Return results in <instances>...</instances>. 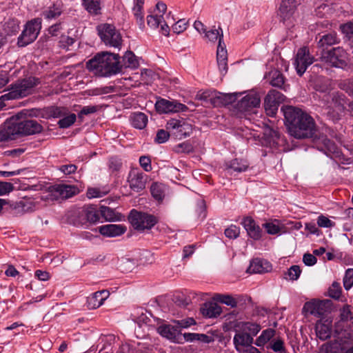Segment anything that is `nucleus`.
Segmentation results:
<instances>
[{
    "label": "nucleus",
    "instance_id": "nucleus-39",
    "mask_svg": "<svg viewBox=\"0 0 353 353\" xmlns=\"http://www.w3.org/2000/svg\"><path fill=\"white\" fill-rule=\"evenodd\" d=\"M274 330L271 328L263 330L261 334L256 339V345L258 346H262L265 345L274 336Z\"/></svg>",
    "mask_w": 353,
    "mask_h": 353
},
{
    "label": "nucleus",
    "instance_id": "nucleus-48",
    "mask_svg": "<svg viewBox=\"0 0 353 353\" xmlns=\"http://www.w3.org/2000/svg\"><path fill=\"white\" fill-rule=\"evenodd\" d=\"M4 30L8 34H14L19 30V25L17 21L12 19L4 25Z\"/></svg>",
    "mask_w": 353,
    "mask_h": 353
},
{
    "label": "nucleus",
    "instance_id": "nucleus-29",
    "mask_svg": "<svg viewBox=\"0 0 353 353\" xmlns=\"http://www.w3.org/2000/svg\"><path fill=\"white\" fill-rule=\"evenodd\" d=\"M270 269V265L268 262H263L259 259L253 260L248 268L247 272L250 274H262L268 272Z\"/></svg>",
    "mask_w": 353,
    "mask_h": 353
},
{
    "label": "nucleus",
    "instance_id": "nucleus-4",
    "mask_svg": "<svg viewBox=\"0 0 353 353\" xmlns=\"http://www.w3.org/2000/svg\"><path fill=\"white\" fill-rule=\"evenodd\" d=\"M98 34L101 41L106 45L120 48L122 37L115 26L110 23H101L97 27Z\"/></svg>",
    "mask_w": 353,
    "mask_h": 353
},
{
    "label": "nucleus",
    "instance_id": "nucleus-40",
    "mask_svg": "<svg viewBox=\"0 0 353 353\" xmlns=\"http://www.w3.org/2000/svg\"><path fill=\"white\" fill-rule=\"evenodd\" d=\"M14 209L22 212H33L35 210V203L32 201H21L15 204Z\"/></svg>",
    "mask_w": 353,
    "mask_h": 353
},
{
    "label": "nucleus",
    "instance_id": "nucleus-42",
    "mask_svg": "<svg viewBox=\"0 0 353 353\" xmlns=\"http://www.w3.org/2000/svg\"><path fill=\"white\" fill-rule=\"evenodd\" d=\"M205 37L212 42H215L217 39L219 41H222L223 38V31L222 29L219 27L218 29H212L210 30L206 31L205 33Z\"/></svg>",
    "mask_w": 353,
    "mask_h": 353
},
{
    "label": "nucleus",
    "instance_id": "nucleus-61",
    "mask_svg": "<svg viewBox=\"0 0 353 353\" xmlns=\"http://www.w3.org/2000/svg\"><path fill=\"white\" fill-rule=\"evenodd\" d=\"M216 59L217 60H228V53L225 46H223L221 43V40L219 41V43L217 47V52H216Z\"/></svg>",
    "mask_w": 353,
    "mask_h": 353
},
{
    "label": "nucleus",
    "instance_id": "nucleus-38",
    "mask_svg": "<svg viewBox=\"0 0 353 353\" xmlns=\"http://www.w3.org/2000/svg\"><path fill=\"white\" fill-rule=\"evenodd\" d=\"M83 213L86 220L90 223H95L99 221V212L94 205H88L84 208Z\"/></svg>",
    "mask_w": 353,
    "mask_h": 353
},
{
    "label": "nucleus",
    "instance_id": "nucleus-5",
    "mask_svg": "<svg viewBox=\"0 0 353 353\" xmlns=\"http://www.w3.org/2000/svg\"><path fill=\"white\" fill-rule=\"evenodd\" d=\"M41 28V20L39 18L28 21L18 38L19 47H25L32 43L38 37Z\"/></svg>",
    "mask_w": 353,
    "mask_h": 353
},
{
    "label": "nucleus",
    "instance_id": "nucleus-63",
    "mask_svg": "<svg viewBox=\"0 0 353 353\" xmlns=\"http://www.w3.org/2000/svg\"><path fill=\"white\" fill-rule=\"evenodd\" d=\"M271 348L276 352H283L285 351L283 341L281 339L274 340L271 343Z\"/></svg>",
    "mask_w": 353,
    "mask_h": 353
},
{
    "label": "nucleus",
    "instance_id": "nucleus-62",
    "mask_svg": "<svg viewBox=\"0 0 353 353\" xmlns=\"http://www.w3.org/2000/svg\"><path fill=\"white\" fill-rule=\"evenodd\" d=\"M14 190V186L11 183L0 181V195L10 193Z\"/></svg>",
    "mask_w": 353,
    "mask_h": 353
},
{
    "label": "nucleus",
    "instance_id": "nucleus-34",
    "mask_svg": "<svg viewBox=\"0 0 353 353\" xmlns=\"http://www.w3.org/2000/svg\"><path fill=\"white\" fill-rule=\"evenodd\" d=\"M100 213L101 216L108 221H117L121 220V214L117 213L114 210L109 207L101 206Z\"/></svg>",
    "mask_w": 353,
    "mask_h": 353
},
{
    "label": "nucleus",
    "instance_id": "nucleus-58",
    "mask_svg": "<svg viewBox=\"0 0 353 353\" xmlns=\"http://www.w3.org/2000/svg\"><path fill=\"white\" fill-rule=\"evenodd\" d=\"M240 234V229L236 225H232L225 230V234L229 239H236Z\"/></svg>",
    "mask_w": 353,
    "mask_h": 353
},
{
    "label": "nucleus",
    "instance_id": "nucleus-32",
    "mask_svg": "<svg viewBox=\"0 0 353 353\" xmlns=\"http://www.w3.org/2000/svg\"><path fill=\"white\" fill-rule=\"evenodd\" d=\"M121 63V70L123 68H137L139 66V61L134 54L131 51H127L125 53Z\"/></svg>",
    "mask_w": 353,
    "mask_h": 353
},
{
    "label": "nucleus",
    "instance_id": "nucleus-13",
    "mask_svg": "<svg viewBox=\"0 0 353 353\" xmlns=\"http://www.w3.org/2000/svg\"><path fill=\"white\" fill-rule=\"evenodd\" d=\"M156 110L161 113L185 112L188 110L185 105L176 101H169L164 99L157 100L155 103Z\"/></svg>",
    "mask_w": 353,
    "mask_h": 353
},
{
    "label": "nucleus",
    "instance_id": "nucleus-43",
    "mask_svg": "<svg viewBox=\"0 0 353 353\" xmlns=\"http://www.w3.org/2000/svg\"><path fill=\"white\" fill-rule=\"evenodd\" d=\"M62 117L63 118L58 121V125L61 128H69L75 122L77 119V116L74 113H71L68 115L65 114Z\"/></svg>",
    "mask_w": 353,
    "mask_h": 353
},
{
    "label": "nucleus",
    "instance_id": "nucleus-14",
    "mask_svg": "<svg viewBox=\"0 0 353 353\" xmlns=\"http://www.w3.org/2000/svg\"><path fill=\"white\" fill-rule=\"evenodd\" d=\"M52 199H66L79 192V189L74 185L59 184L50 188Z\"/></svg>",
    "mask_w": 353,
    "mask_h": 353
},
{
    "label": "nucleus",
    "instance_id": "nucleus-53",
    "mask_svg": "<svg viewBox=\"0 0 353 353\" xmlns=\"http://www.w3.org/2000/svg\"><path fill=\"white\" fill-rule=\"evenodd\" d=\"M178 327L181 330V328H188L191 325H195L196 321L193 318H187L182 320L173 321Z\"/></svg>",
    "mask_w": 353,
    "mask_h": 353
},
{
    "label": "nucleus",
    "instance_id": "nucleus-35",
    "mask_svg": "<svg viewBox=\"0 0 353 353\" xmlns=\"http://www.w3.org/2000/svg\"><path fill=\"white\" fill-rule=\"evenodd\" d=\"M270 74V84L274 87H277L286 90L288 85L285 84V77L283 74L279 70H273Z\"/></svg>",
    "mask_w": 353,
    "mask_h": 353
},
{
    "label": "nucleus",
    "instance_id": "nucleus-49",
    "mask_svg": "<svg viewBox=\"0 0 353 353\" xmlns=\"http://www.w3.org/2000/svg\"><path fill=\"white\" fill-rule=\"evenodd\" d=\"M265 135L269 139L270 143H272L273 145L279 144L281 134L279 131L270 128L266 130Z\"/></svg>",
    "mask_w": 353,
    "mask_h": 353
},
{
    "label": "nucleus",
    "instance_id": "nucleus-26",
    "mask_svg": "<svg viewBox=\"0 0 353 353\" xmlns=\"http://www.w3.org/2000/svg\"><path fill=\"white\" fill-rule=\"evenodd\" d=\"M339 42V39L336 32H332L325 34L321 37L318 42V48L321 52H327L329 46L336 44Z\"/></svg>",
    "mask_w": 353,
    "mask_h": 353
},
{
    "label": "nucleus",
    "instance_id": "nucleus-3",
    "mask_svg": "<svg viewBox=\"0 0 353 353\" xmlns=\"http://www.w3.org/2000/svg\"><path fill=\"white\" fill-rule=\"evenodd\" d=\"M39 79L34 77H28L18 80L12 84L9 92L1 97L4 100H10L22 98L31 94L33 88L39 83Z\"/></svg>",
    "mask_w": 353,
    "mask_h": 353
},
{
    "label": "nucleus",
    "instance_id": "nucleus-7",
    "mask_svg": "<svg viewBox=\"0 0 353 353\" xmlns=\"http://www.w3.org/2000/svg\"><path fill=\"white\" fill-rule=\"evenodd\" d=\"M129 219L133 228L137 230L150 229L157 223L154 216L134 210L131 212Z\"/></svg>",
    "mask_w": 353,
    "mask_h": 353
},
{
    "label": "nucleus",
    "instance_id": "nucleus-9",
    "mask_svg": "<svg viewBox=\"0 0 353 353\" xmlns=\"http://www.w3.org/2000/svg\"><path fill=\"white\" fill-rule=\"evenodd\" d=\"M347 101L343 95L334 94L327 108V116L333 121H337L344 114Z\"/></svg>",
    "mask_w": 353,
    "mask_h": 353
},
{
    "label": "nucleus",
    "instance_id": "nucleus-1",
    "mask_svg": "<svg viewBox=\"0 0 353 353\" xmlns=\"http://www.w3.org/2000/svg\"><path fill=\"white\" fill-rule=\"evenodd\" d=\"M282 111L291 136L296 139L313 138L316 132L314 119L298 108L284 106Z\"/></svg>",
    "mask_w": 353,
    "mask_h": 353
},
{
    "label": "nucleus",
    "instance_id": "nucleus-36",
    "mask_svg": "<svg viewBox=\"0 0 353 353\" xmlns=\"http://www.w3.org/2000/svg\"><path fill=\"white\" fill-rule=\"evenodd\" d=\"M83 4L85 9L90 14L98 15L101 14V0H83Z\"/></svg>",
    "mask_w": 353,
    "mask_h": 353
},
{
    "label": "nucleus",
    "instance_id": "nucleus-41",
    "mask_svg": "<svg viewBox=\"0 0 353 353\" xmlns=\"http://www.w3.org/2000/svg\"><path fill=\"white\" fill-rule=\"evenodd\" d=\"M61 12L62 10L61 8L54 4L52 6L49 7L48 10H45L43 12V15L46 19H51L59 17Z\"/></svg>",
    "mask_w": 353,
    "mask_h": 353
},
{
    "label": "nucleus",
    "instance_id": "nucleus-19",
    "mask_svg": "<svg viewBox=\"0 0 353 353\" xmlns=\"http://www.w3.org/2000/svg\"><path fill=\"white\" fill-rule=\"evenodd\" d=\"M328 304V301H313L306 303L304 305V309L307 310L310 314L320 317L327 312Z\"/></svg>",
    "mask_w": 353,
    "mask_h": 353
},
{
    "label": "nucleus",
    "instance_id": "nucleus-50",
    "mask_svg": "<svg viewBox=\"0 0 353 353\" xmlns=\"http://www.w3.org/2000/svg\"><path fill=\"white\" fill-rule=\"evenodd\" d=\"M97 105L84 106L78 114V118L82 121L85 115H88L97 112L99 110Z\"/></svg>",
    "mask_w": 353,
    "mask_h": 353
},
{
    "label": "nucleus",
    "instance_id": "nucleus-56",
    "mask_svg": "<svg viewBox=\"0 0 353 353\" xmlns=\"http://www.w3.org/2000/svg\"><path fill=\"white\" fill-rule=\"evenodd\" d=\"M342 32L345 34L348 37L349 40L353 47V22H350L346 24H343L341 26Z\"/></svg>",
    "mask_w": 353,
    "mask_h": 353
},
{
    "label": "nucleus",
    "instance_id": "nucleus-46",
    "mask_svg": "<svg viewBox=\"0 0 353 353\" xmlns=\"http://www.w3.org/2000/svg\"><path fill=\"white\" fill-rule=\"evenodd\" d=\"M340 319L343 322H347L349 321H352L353 322V312L351 310L350 305H345L340 310Z\"/></svg>",
    "mask_w": 353,
    "mask_h": 353
},
{
    "label": "nucleus",
    "instance_id": "nucleus-16",
    "mask_svg": "<svg viewBox=\"0 0 353 353\" xmlns=\"http://www.w3.org/2000/svg\"><path fill=\"white\" fill-rule=\"evenodd\" d=\"M128 181L132 190L139 192L145 188L147 176L138 170H132L129 174Z\"/></svg>",
    "mask_w": 353,
    "mask_h": 353
},
{
    "label": "nucleus",
    "instance_id": "nucleus-60",
    "mask_svg": "<svg viewBox=\"0 0 353 353\" xmlns=\"http://www.w3.org/2000/svg\"><path fill=\"white\" fill-rule=\"evenodd\" d=\"M187 28V22L185 19H180L176 23L172 25V30L174 32L179 34L183 32Z\"/></svg>",
    "mask_w": 353,
    "mask_h": 353
},
{
    "label": "nucleus",
    "instance_id": "nucleus-25",
    "mask_svg": "<svg viewBox=\"0 0 353 353\" xmlns=\"http://www.w3.org/2000/svg\"><path fill=\"white\" fill-rule=\"evenodd\" d=\"M200 312L205 317L214 318L220 315L222 310L221 307L217 303L207 302L201 305Z\"/></svg>",
    "mask_w": 353,
    "mask_h": 353
},
{
    "label": "nucleus",
    "instance_id": "nucleus-28",
    "mask_svg": "<svg viewBox=\"0 0 353 353\" xmlns=\"http://www.w3.org/2000/svg\"><path fill=\"white\" fill-rule=\"evenodd\" d=\"M16 136V131L12 122L5 123L0 128V142L14 139Z\"/></svg>",
    "mask_w": 353,
    "mask_h": 353
},
{
    "label": "nucleus",
    "instance_id": "nucleus-24",
    "mask_svg": "<svg viewBox=\"0 0 353 353\" xmlns=\"http://www.w3.org/2000/svg\"><path fill=\"white\" fill-rule=\"evenodd\" d=\"M242 224L252 239L258 240L261 238V230L251 217L244 218Z\"/></svg>",
    "mask_w": 353,
    "mask_h": 353
},
{
    "label": "nucleus",
    "instance_id": "nucleus-20",
    "mask_svg": "<svg viewBox=\"0 0 353 353\" xmlns=\"http://www.w3.org/2000/svg\"><path fill=\"white\" fill-rule=\"evenodd\" d=\"M110 293L108 290H101L96 292L88 297L87 305L89 309H96L100 307L104 301L109 296Z\"/></svg>",
    "mask_w": 353,
    "mask_h": 353
},
{
    "label": "nucleus",
    "instance_id": "nucleus-23",
    "mask_svg": "<svg viewBox=\"0 0 353 353\" xmlns=\"http://www.w3.org/2000/svg\"><path fill=\"white\" fill-rule=\"evenodd\" d=\"M296 9L295 0H283L279 8V14L283 21L289 19Z\"/></svg>",
    "mask_w": 353,
    "mask_h": 353
},
{
    "label": "nucleus",
    "instance_id": "nucleus-57",
    "mask_svg": "<svg viewBox=\"0 0 353 353\" xmlns=\"http://www.w3.org/2000/svg\"><path fill=\"white\" fill-rule=\"evenodd\" d=\"M74 43V39L68 35L61 36L59 43V47L63 49H68Z\"/></svg>",
    "mask_w": 353,
    "mask_h": 353
},
{
    "label": "nucleus",
    "instance_id": "nucleus-44",
    "mask_svg": "<svg viewBox=\"0 0 353 353\" xmlns=\"http://www.w3.org/2000/svg\"><path fill=\"white\" fill-rule=\"evenodd\" d=\"M173 151L176 153L189 154L194 152V147L190 142L185 141L176 145L173 148Z\"/></svg>",
    "mask_w": 353,
    "mask_h": 353
},
{
    "label": "nucleus",
    "instance_id": "nucleus-17",
    "mask_svg": "<svg viewBox=\"0 0 353 353\" xmlns=\"http://www.w3.org/2000/svg\"><path fill=\"white\" fill-rule=\"evenodd\" d=\"M157 332L163 337L174 343H180L181 332L176 325L162 324L157 327Z\"/></svg>",
    "mask_w": 353,
    "mask_h": 353
},
{
    "label": "nucleus",
    "instance_id": "nucleus-59",
    "mask_svg": "<svg viewBox=\"0 0 353 353\" xmlns=\"http://www.w3.org/2000/svg\"><path fill=\"white\" fill-rule=\"evenodd\" d=\"M317 224L321 228H332L335 225V223L330 220L327 217L321 215L317 220Z\"/></svg>",
    "mask_w": 353,
    "mask_h": 353
},
{
    "label": "nucleus",
    "instance_id": "nucleus-22",
    "mask_svg": "<svg viewBox=\"0 0 353 353\" xmlns=\"http://www.w3.org/2000/svg\"><path fill=\"white\" fill-rule=\"evenodd\" d=\"M236 333L234 336V344L237 351L240 352L241 347H248L253 343V337L248 333L239 331V328H236Z\"/></svg>",
    "mask_w": 353,
    "mask_h": 353
},
{
    "label": "nucleus",
    "instance_id": "nucleus-37",
    "mask_svg": "<svg viewBox=\"0 0 353 353\" xmlns=\"http://www.w3.org/2000/svg\"><path fill=\"white\" fill-rule=\"evenodd\" d=\"M132 125L137 129H143L148 123V117L143 112H135L131 116Z\"/></svg>",
    "mask_w": 353,
    "mask_h": 353
},
{
    "label": "nucleus",
    "instance_id": "nucleus-64",
    "mask_svg": "<svg viewBox=\"0 0 353 353\" xmlns=\"http://www.w3.org/2000/svg\"><path fill=\"white\" fill-rule=\"evenodd\" d=\"M122 166V163L120 159L117 157H112L109 161V168L112 171H119Z\"/></svg>",
    "mask_w": 353,
    "mask_h": 353
},
{
    "label": "nucleus",
    "instance_id": "nucleus-2",
    "mask_svg": "<svg viewBox=\"0 0 353 353\" xmlns=\"http://www.w3.org/2000/svg\"><path fill=\"white\" fill-rule=\"evenodd\" d=\"M118 54L102 52L86 63V68L95 74L108 77L121 72V63Z\"/></svg>",
    "mask_w": 353,
    "mask_h": 353
},
{
    "label": "nucleus",
    "instance_id": "nucleus-33",
    "mask_svg": "<svg viewBox=\"0 0 353 353\" xmlns=\"http://www.w3.org/2000/svg\"><path fill=\"white\" fill-rule=\"evenodd\" d=\"M249 164L247 161L243 159H235L226 164L227 170H232L235 172H241L248 170Z\"/></svg>",
    "mask_w": 353,
    "mask_h": 353
},
{
    "label": "nucleus",
    "instance_id": "nucleus-52",
    "mask_svg": "<svg viewBox=\"0 0 353 353\" xmlns=\"http://www.w3.org/2000/svg\"><path fill=\"white\" fill-rule=\"evenodd\" d=\"M301 273V270L300 267L299 265H294L288 269L285 274L288 276L290 280L296 281L300 276Z\"/></svg>",
    "mask_w": 353,
    "mask_h": 353
},
{
    "label": "nucleus",
    "instance_id": "nucleus-45",
    "mask_svg": "<svg viewBox=\"0 0 353 353\" xmlns=\"http://www.w3.org/2000/svg\"><path fill=\"white\" fill-rule=\"evenodd\" d=\"M163 17L162 14H151L148 16V25L152 28H157L163 23Z\"/></svg>",
    "mask_w": 353,
    "mask_h": 353
},
{
    "label": "nucleus",
    "instance_id": "nucleus-18",
    "mask_svg": "<svg viewBox=\"0 0 353 353\" xmlns=\"http://www.w3.org/2000/svg\"><path fill=\"white\" fill-rule=\"evenodd\" d=\"M317 337L325 341L330 337L332 333V321L330 319H320L315 326Z\"/></svg>",
    "mask_w": 353,
    "mask_h": 353
},
{
    "label": "nucleus",
    "instance_id": "nucleus-27",
    "mask_svg": "<svg viewBox=\"0 0 353 353\" xmlns=\"http://www.w3.org/2000/svg\"><path fill=\"white\" fill-rule=\"evenodd\" d=\"M235 328H239V331L248 333L252 336H256L261 329L259 324L250 321L238 322L235 325Z\"/></svg>",
    "mask_w": 353,
    "mask_h": 353
},
{
    "label": "nucleus",
    "instance_id": "nucleus-55",
    "mask_svg": "<svg viewBox=\"0 0 353 353\" xmlns=\"http://www.w3.org/2000/svg\"><path fill=\"white\" fill-rule=\"evenodd\" d=\"M341 294V288L337 282H334L329 289V295L330 297L339 299Z\"/></svg>",
    "mask_w": 353,
    "mask_h": 353
},
{
    "label": "nucleus",
    "instance_id": "nucleus-51",
    "mask_svg": "<svg viewBox=\"0 0 353 353\" xmlns=\"http://www.w3.org/2000/svg\"><path fill=\"white\" fill-rule=\"evenodd\" d=\"M343 285L345 290H350L353 285V269L349 268L346 270L343 278Z\"/></svg>",
    "mask_w": 353,
    "mask_h": 353
},
{
    "label": "nucleus",
    "instance_id": "nucleus-8",
    "mask_svg": "<svg viewBox=\"0 0 353 353\" xmlns=\"http://www.w3.org/2000/svg\"><path fill=\"white\" fill-rule=\"evenodd\" d=\"M16 135L29 136L41 133L43 126L36 120L25 119L18 122H12Z\"/></svg>",
    "mask_w": 353,
    "mask_h": 353
},
{
    "label": "nucleus",
    "instance_id": "nucleus-6",
    "mask_svg": "<svg viewBox=\"0 0 353 353\" xmlns=\"http://www.w3.org/2000/svg\"><path fill=\"white\" fill-rule=\"evenodd\" d=\"M320 58L323 61L334 67L343 68L347 63V53L341 47L333 48L327 52H321Z\"/></svg>",
    "mask_w": 353,
    "mask_h": 353
},
{
    "label": "nucleus",
    "instance_id": "nucleus-31",
    "mask_svg": "<svg viewBox=\"0 0 353 353\" xmlns=\"http://www.w3.org/2000/svg\"><path fill=\"white\" fill-rule=\"evenodd\" d=\"M215 299L217 301L230 306L231 307H236L238 303L243 299L241 296L234 298L229 294H216Z\"/></svg>",
    "mask_w": 353,
    "mask_h": 353
},
{
    "label": "nucleus",
    "instance_id": "nucleus-54",
    "mask_svg": "<svg viewBox=\"0 0 353 353\" xmlns=\"http://www.w3.org/2000/svg\"><path fill=\"white\" fill-rule=\"evenodd\" d=\"M170 134V132H169L163 129L159 130L157 132L154 141L159 144L163 143L168 140Z\"/></svg>",
    "mask_w": 353,
    "mask_h": 353
},
{
    "label": "nucleus",
    "instance_id": "nucleus-15",
    "mask_svg": "<svg viewBox=\"0 0 353 353\" xmlns=\"http://www.w3.org/2000/svg\"><path fill=\"white\" fill-rule=\"evenodd\" d=\"M261 103V99L258 94H249L243 97L236 104L238 112L245 113L252 111L254 108H259Z\"/></svg>",
    "mask_w": 353,
    "mask_h": 353
},
{
    "label": "nucleus",
    "instance_id": "nucleus-11",
    "mask_svg": "<svg viewBox=\"0 0 353 353\" xmlns=\"http://www.w3.org/2000/svg\"><path fill=\"white\" fill-rule=\"evenodd\" d=\"M285 97L276 90H270L264 99V108L268 116L274 117L280 103L283 102Z\"/></svg>",
    "mask_w": 353,
    "mask_h": 353
},
{
    "label": "nucleus",
    "instance_id": "nucleus-12",
    "mask_svg": "<svg viewBox=\"0 0 353 353\" xmlns=\"http://www.w3.org/2000/svg\"><path fill=\"white\" fill-rule=\"evenodd\" d=\"M314 61V58L310 55L309 49L307 47H303L299 49L294 62L298 74L300 76L303 75L307 68Z\"/></svg>",
    "mask_w": 353,
    "mask_h": 353
},
{
    "label": "nucleus",
    "instance_id": "nucleus-47",
    "mask_svg": "<svg viewBox=\"0 0 353 353\" xmlns=\"http://www.w3.org/2000/svg\"><path fill=\"white\" fill-rule=\"evenodd\" d=\"M143 9V4H138L135 3L132 12L134 14V16L135 17L137 21L140 26V28H142L144 26V19H143V14L142 12Z\"/></svg>",
    "mask_w": 353,
    "mask_h": 353
},
{
    "label": "nucleus",
    "instance_id": "nucleus-21",
    "mask_svg": "<svg viewBox=\"0 0 353 353\" xmlns=\"http://www.w3.org/2000/svg\"><path fill=\"white\" fill-rule=\"evenodd\" d=\"M126 230V227L123 225L114 224L102 225L99 228L100 234L108 237L120 236L124 234Z\"/></svg>",
    "mask_w": 353,
    "mask_h": 353
},
{
    "label": "nucleus",
    "instance_id": "nucleus-10",
    "mask_svg": "<svg viewBox=\"0 0 353 353\" xmlns=\"http://www.w3.org/2000/svg\"><path fill=\"white\" fill-rule=\"evenodd\" d=\"M166 128L171 134L176 139H182L189 136L192 132V125L185 121L183 119H170L166 125Z\"/></svg>",
    "mask_w": 353,
    "mask_h": 353
},
{
    "label": "nucleus",
    "instance_id": "nucleus-30",
    "mask_svg": "<svg viewBox=\"0 0 353 353\" xmlns=\"http://www.w3.org/2000/svg\"><path fill=\"white\" fill-rule=\"evenodd\" d=\"M150 192L155 200L161 201L165 196L166 187L163 183L154 182L151 185Z\"/></svg>",
    "mask_w": 353,
    "mask_h": 353
}]
</instances>
